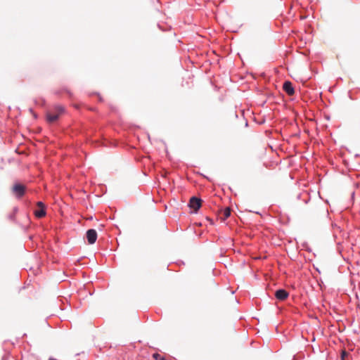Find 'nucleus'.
<instances>
[{
	"mask_svg": "<svg viewBox=\"0 0 360 360\" xmlns=\"http://www.w3.org/2000/svg\"><path fill=\"white\" fill-rule=\"evenodd\" d=\"M46 212L45 208L42 207L38 210L34 211V215L37 218H42L46 215Z\"/></svg>",
	"mask_w": 360,
	"mask_h": 360,
	"instance_id": "nucleus-7",
	"label": "nucleus"
},
{
	"mask_svg": "<svg viewBox=\"0 0 360 360\" xmlns=\"http://www.w3.org/2000/svg\"><path fill=\"white\" fill-rule=\"evenodd\" d=\"M25 190L26 187L20 183H15L12 188L13 195L18 198H20L25 195Z\"/></svg>",
	"mask_w": 360,
	"mask_h": 360,
	"instance_id": "nucleus-2",
	"label": "nucleus"
},
{
	"mask_svg": "<svg viewBox=\"0 0 360 360\" xmlns=\"http://www.w3.org/2000/svg\"><path fill=\"white\" fill-rule=\"evenodd\" d=\"M54 110L56 112L51 113L49 112L46 114V120L49 123L56 121L59 116L64 112V108L62 105H56Z\"/></svg>",
	"mask_w": 360,
	"mask_h": 360,
	"instance_id": "nucleus-1",
	"label": "nucleus"
},
{
	"mask_svg": "<svg viewBox=\"0 0 360 360\" xmlns=\"http://www.w3.org/2000/svg\"><path fill=\"white\" fill-rule=\"evenodd\" d=\"M37 206L39 207L40 208H45L44 204L41 201L37 202Z\"/></svg>",
	"mask_w": 360,
	"mask_h": 360,
	"instance_id": "nucleus-10",
	"label": "nucleus"
},
{
	"mask_svg": "<svg viewBox=\"0 0 360 360\" xmlns=\"http://www.w3.org/2000/svg\"><path fill=\"white\" fill-rule=\"evenodd\" d=\"M202 200L196 197H192L189 202V206L193 209L194 211H198L201 207Z\"/></svg>",
	"mask_w": 360,
	"mask_h": 360,
	"instance_id": "nucleus-4",
	"label": "nucleus"
},
{
	"mask_svg": "<svg viewBox=\"0 0 360 360\" xmlns=\"http://www.w3.org/2000/svg\"><path fill=\"white\" fill-rule=\"evenodd\" d=\"M223 214H224V219H227L231 214V209L229 207H226L224 210Z\"/></svg>",
	"mask_w": 360,
	"mask_h": 360,
	"instance_id": "nucleus-8",
	"label": "nucleus"
},
{
	"mask_svg": "<svg viewBox=\"0 0 360 360\" xmlns=\"http://www.w3.org/2000/svg\"><path fill=\"white\" fill-rule=\"evenodd\" d=\"M86 239H87V241L89 243V244H94L96 243V239H97V232L95 229H89L87 231H86Z\"/></svg>",
	"mask_w": 360,
	"mask_h": 360,
	"instance_id": "nucleus-3",
	"label": "nucleus"
},
{
	"mask_svg": "<svg viewBox=\"0 0 360 360\" xmlns=\"http://www.w3.org/2000/svg\"><path fill=\"white\" fill-rule=\"evenodd\" d=\"M349 354L346 351H342L341 354L342 360H346L348 357Z\"/></svg>",
	"mask_w": 360,
	"mask_h": 360,
	"instance_id": "nucleus-9",
	"label": "nucleus"
},
{
	"mask_svg": "<svg viewBox=\"0 0 360 360\" xmlns=\"http://www.w3.org/2000/svg\"><path fill=\"white\" fill-rule=\"evenodd\" d=\"M275 296L279 300H285L288 297V292L283 289H280L276 291Z\"/></svg>",
	"mask_w": 360,
	"mask_h": 360,
	"instance_id": "nucleus-6",
	"label": "nucleus"
},
{
	"mask_svg": "<svg viewBox=\"0 0 360 360\" xmlns=\"http://www.w3.org/2000/svg\"><path fill=\"white\" fill-rule=\"evenodd\" d=\"M283 90L290 96H292L295 94V90L292 86V84L290 82L286 81L283 84Z\"/></svg>",
	"mask_w": 360,
	"mask_h": 360,
	"instance_id": "nucleus-5",
	"label": "nucleus"
}]
</instances>
